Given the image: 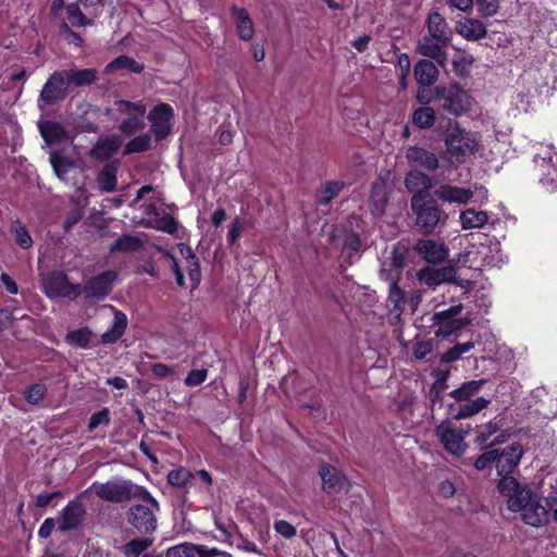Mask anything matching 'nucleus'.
I'll list each match as a JSON object with an SVG mask.
<instances>
[{"instance_id":"nucleus-58","label":"nucleus","mask_w":557,"mask_h":557,"mask_svg":"<svg viewBox=\"0 0 557 557\" xmlns=\"http://www.w3.org/2000/svg\"><path fill=\"white\" fill-rule=\"evenodd\" d=\"M157 228L173 234L177 231V224L172 215L164 214L157 220Z\"/></svg>"},{"instance_id":"nucleus-19","label":"nucleus","mask_w":557,"mask_h":557,"mask_svg":"<svg viewBox=\"0 0 557 557\" xmlns=\"http://www.w3.org/2000/svg\"><path fill=\"white\" fill-rule=\"evenodd\" d=\"M86 515L85 506L76 500L70 502L62 511L59 530L62 532L76 530Z\"/></svg>"},{"instance_id":"nucleus-32","label":"nucleus","mask_w":557,"mask_h":557,"mask_svg":"<svg viewBox=\"0 0 557 557\" xmlns=\"http://www.w3.org/2000/svg\"><path fill=\"white\" fill-rule=\"evenodd\" d=\"M69 87H85L95 83L98 78V72L95 69L64 70Z\"/></svg>"},{"instance_id":"nucleus-31","label":"nucleus","mask_w":557,"mask_h":557,"mask_svg":"<svg viewBox=\"0 0 557 557\" xmlns=\"http://www.w3.org/2000/svg\"><path fill=\"white\" fill-rule=\"evenodd\" d=\"M405 185L409 191L414 194L413 196L424 197L423 194H426L432 187V180L428 174L414 170L407 174Z\"/></svg>"},{"instance_id":"nucleus-28","label":"nucleus","mask_w":557,"mask_h":557,"mask_svg":"<svg viewBox=\"0 0 557 557\" xmlns=\"http://www.w3.org/2000/svg\"><path fill=\"white\" fill-rule=\"evenodd\" d=\"M413 73L421 87H429L433 85L438 77V70L435 63L426 59H422L416 63Z\"/></svg>"},{"instance_id":"nucleus-50","label":"nucleus","mask_w":557,"mask_h":557,"mask_svg":"<svg viewBox=\"0 0 557 557\" xmlns=\"http://www.w3.org/2000/svg\"><path fill=\"white\" fill-rule=\"evenodd\" d=\"M197 553L196 546L191 544H180L173 547H170L166 550L165 557H195Z\"/></svg>"},{"instance_id":"nucleus-46","label":"nucleus","mask_w":557,"mask_h":557,"mask_svg":"<svg viewBox=\"0 0 557 557\" xmlns=\"http://www.w3.org/2000/svg\"><path fill=\"white\" fill-rule=\"evenodd\" d=\"M151 147V136L149 134H141L129 140L124 148V154L139 153L148 150Z\"/></svg>"},{"instance_id":"nucleus-15","label":"nucleus","mask_w":557,"mask_h":557,"mask_svg":"<svg viewBox=\"0 0 557 557\" xmlns=\"http://www.w3.org/2000/svg\"><path fill=\"white\" fill-rule=\"evenodd\" d=\"M172 117L173 109L166 103L154 107L149 113L148 120L151 123V131L158 140L169 135Z\"/></svg>"},{"instance_id":"nucleus-4","label":"nucleus","mask_w":557,"mask_h":557,"mask_svg":"<svg viewBox=\"0 0 557 557\" xmlns=\"http://www.w3.org/2000/svg\"><path fill=\"white\" fill-rule=\"evenodd\" d=\"M411 209L417 216V226L425 235L433 234L438 225H444L447 214L437 206L425 203L424 197L412 196Z\"/></svg>"},{"instance_id":"nucleus-13","label":"nucleus","mask_w":557,"mask_h":557,"mask_svg":"<svg viewBox=\"0 0 557 557\" xmlns=\"http://www.w3.org/2000/svg\"><path fill=\"white\" fill-rule=\"evenodd\" d=\"M448 45L449 42L447 41L422 34L418 39L417 51L421 55L434 60L438 65L444 66L447 62L445 49Z\"/></svg>"},{"instance_id":"nucleus-40","label":"nucleus","mask_w":557,"mask_h":557,"mask_svg":"<svg viewBox=\"0 0 557 557\" xmlns=\"http://www.w3.org/2000/svg\"><path fill=\"white\" fill-rule=\"evenodd\" d=\"M92 339V332L88 327L71 331L66 334L65 341L74 347L89 348Z\"/></svg>"},{"instance_id":"nucleus-63","label":"nucleus","mask_w":557,"mask_h":557,"mask_svg":"<svg viewBox=\"0 0 557 557\" xmlns=\"http://www.w3.org/2000/svg\"><path fill=\"white\" fill-rule=\"evenodd\" d=\"M54 527V520L52 518H47L38 530V536L41 539H48L51 535Z\"/></svg>"},{"instance_id":"nucleus-36","label":"nucleus","mask_w":557,"mask_h":557,"mask_svg":"<svg viewBox=\"0 0 557 557\" xmlns=\"http://www.w3.org/2000/svg\"><path fill=\"white\" fill-rule=\"evenodd\" d=\"M145 69V65L143 63L137 62L133 58L128 55H120L112 60L109 64H107L104 72L111 73L116 70H127L132 73H141Z\"/></svg>"},{"instance_id":"nucleus-54","label":"nucleus","mask_w":557,"mask_h":557,"mask_svg":"<svg viewBox=\"0 0 557 557\" xmlns=\"http://www.w3.org/2000/svg\"><path fill=\"white\" fill-rule=\"evenodd\" d=\"M14 236L16 244L23 248L28 249L33 245V239L28 233V231L25 228V226H16L14 228Z\"/></svg>"},{"instance_id":"nucleus-47","label":"nucleus","mask_w":557,"mask_h":557,"mask_svg":"<svg viewBox=\"0 0 557 557\" xmlns=\"http://www.w3.org/2000/svg\"><path fill=\"white\" fill-rule=\"evenodd\" d=\"M151 545L152 540L150 539H135L123 545L122 552L126 557H138Z\"/></svg>"},{"instance_id":"nucleus-8","label":"nucleus","mask_w":557,"mask_h":557,"mask_svg":"<svg viewBox=\"0 0 557 557\" xmlns=\"http://www.w3.org/2000/svg\"><path fill=\"white\" fill-rule=\"evenodd\" d=\"M461 310L462 305L459 304L433 314L432 321L434 326H436L434 331L435 337L446 338L467 326L469 321L457 317Z\"/></svg>"},{"instance_id":"nucleus-41","label":"nucleus","mask_w":557,"mask_h":557,"mask_svg":"<svg viewBox=\"0 0 557 557\" xmlns=\"http://www.w3.org/2000/svg\"><path fill=\"white\" fill-rule=\"evenodd\" d=\"M412 123L419 128H431L435 123V111L431 107H421L413 111Z\"/></svg>"},{"instance_id":"nucleus-56","label":"nucleus","mask_w":557,"mask_h":557,"mask_svg":"<svg viewBox=\"0 0 557 557\" xmlns=\"http://www.w3.org/2000/svg\"><path fill=\"white\" fill-rule=\"evenodd\" d=\"M245 226H246V221L244 219L236 216L233 220L231 230L227 235V242L231 245H233L238 239V237L240 236V233L243 232Z\"/></svg>"},{"instance_id":"nucleus-34","label":"nucleus","mask_w":557,"mask_h":557,"mask_svg":"<svg viewBox=\"0 0 557 557\" xmlns=\"http://www.w3.org/2000/svg\"><path fill=\"white\" fill-rule=\"evenodd\" d=\"M39 131L44 140L48 145L59 144L66 138V131L64 127L53 121H47L39 124Z\"/></svg>"},{"instance_id":"nucleus-59","label":"nucleus","mask_w":557,"mask_h":557,"mask_svg":"<svg viewBox=\"0 0 557 557\" xmlns=\"http://www.w3.org/2000/svg\"><path fill=\"white\" fill-rule=\"evenodd\" d=\"M498 431V425L496 422L487 423L476 435L475 443L478 445H483L487 442V440Z\"/></svg>"},{"instance_id":"nucleus-60","label":"nucleus","mask_w":557,"mask_h":557,"mask_svg":"<svg viewBox=\"0 0 557 557\" xmlns=\"http://www.w3.org/2000/svg\"><path fill=\"white\" fill-rule=\"evenodd\" d=\"M361 247V240L357 233L345 232L343 248L352 251H358Z\"/></svg>"},{"instance_id":"nucleus-62","label":"nucleus","mask_w":557,"mask_h":557,"mask_svg":"<svg viewBox=\"0 0 557 557\" xmlns=\"http://www.w3.org/2000/svg\"><path fill=\"white\" fill-rule=\"evenodd\" d=\"M433 350V344L430 341L419 342L413 349V356L418 360L424 359Z\"/></svg>"},{"instance_id":"nucleus-10","label":"nucleus","mask_w":557,"mask_h":557,"mask_svg":"<svg viewBox=\"0 0 557 557\" xmlns=\"http://www.w3.org/2000/svg\"><path fill=\"white\" fill-rule=\"evenodd\" d=\"M42 289L49 298H76L82 294V285L70 283L67 275L62 271L48 273L42 280Z\"/></svg>"},{"instance_id":"nucleus-24","label":"nucleus","mask_w":557,"mask_h":557,"mask_svg":"<svg viewBox=\"0 0 557 557\" xmlns=\"http://www.w3.org/2000/svg\"><path fill=\"white\" fill-rule=\"evenodd\" d=\"M388 201V185L383 178H377L371 188L370 209L372 214L382 215Z\"/></svg>"},{"instance_id":"nucleus-26","label":"nucleus","mask_w":557,"mask_h":557,"mask_svg":"<svg viewBox=\"0 0 557 557\" xmlns=\"http://www.w3.org/2000/svg\"><path fill=\"white\" fill-rule=\"evenodd\" d=\"M521 517L527 524L540 527L548 521V511L541 504V499L535 496L531 503L525 505V508L521 511Z\"/></svg>"},{"instance_id":"nucleus-18","label":"nucleus","mask_w":557,"mask_h":557,"mask_svg":"<svg viewBox=\"0 0 557 557\" xmlns=\"http://www.w3.org/2000/svg\"><path fill=\"white\" fill-rule=\"evenodd\" d=\"M443 109L447 112L459 115L470 107L468 94L454 85L443 90Z\"/></svg>"},{"instance_id":"nucleus-17","label":"nucleus","mask_w":557,"mask_h":557,"mask_svg":"<svg viewBox=\"0 0 557 557\" xmlns=\"http://www.w3.org/2000/svg\"><path fill=\"white\" fill-rule=\"evenodd\" d=\"M116 277L115 272L107 271L90 278L85 286H82V293L86 298H104L112 289V284Z\"/></svg>"},{"instance_id":"nucleus-22","label":"nucleus","mask_w":557,"mask_h":557,"mask_svg":"<svg viewBox=\"0 0 557 557\" xmlns=\"http://www.w3.org/2000/svg\"><path fill=\"white\" fill-rule=\"evenodd\" d=\"M434 195L444 202L458 205H465L473 197L472 190L448 184H443L436 188Z\"/></svg>"},{"instance_id":"nucleus-29","label":"nucleus","mask_w":557,"mask_h":557,"mask_svg":"<svg viewBox=\"0 0 557 557\" xmlns=\"http://www.w3.org/2000/svg\"><path fill=\"white\" fill-rule=\"evenodd\" d=\"M122 145V140L117 135H111L106 138H101L91 149V157L96 160L110 159L114 153L117 152Z\"/></svg>"},{"instance_id":"nucleus-11","label":"nucleus","mask_w":557,"mask_h":557,"mask_svg":"<svg viewBox=\"0 0 557 557\" xmlns=\"http://www.w3.org/2000/svg\"><path fill=\"white\" fill-rule=\"evenodd\" d=\"M418 278L431 288H435L442 283H454L462 288H469L471 286V281L456 277V269L450 264L440 269L429 267L422 269L418 272Z\"/></svg>"},{"instance_id":"nucleus-9","label":"nucleus","mask_w":557,"mask_h":557,"mask_svg":"<svg viewBox=\"0 0 557 557\" xmlns=\"http://www.w3.org/2000/svg\"><path fill=\"white\" fill-rule=\"evenodd\" d=\"M90 490L100 499L110 503H123L134 498L133 484L125 480H112L106 483L94 482Z\"/></svg>"},{"instance_id":"nucleus-49","label":"nucleus","mask_w":557,"mask_h":557,"mask_svg":"<svg viewBox=\"0 0 557 557\" xmlns=\"http://www.w3.org/2000/svg\"><path fill=\"white\" fill-rule=\"evenodd\" d=\"M497 455V449H490L482 455H480L475 460L471 458L465 459L463 465H473L478 471L485 470L492 463H495V458Z\"/></svg>"},{"instance_id":"nucleus-55","label":"nucleus","mask_w":557,"mask_h":557,"mask_svg":"<svg viewBox=\"0 0 557 557\" xmlns=\"http://www.w3.org/2000/svg\"><path fill=\"white\" fill-rule=\"evenodd\" d=\"M389 301L394 305V309H401L404 305V292L399 288L396 282L389 284Z\"/></svg>"},{"instance_id":"nucleus-1","label":"nucleus","mask_w":557,"mask_h":557,"mask_svg":"<svg viewBox=\"0 0 557 557\" xmlns=\"http://www.w3.org/2000/svg\"><path fill=\"white\" fill-rule=\"evenodd\" d=\"M485 383V379L471 380L453 389L449 396L455 399L456 404L448 405V418L454 420L468 419L485 409L491 404L490 399L485 397L471 399L482 389Z\"/></svg>"},{"instance_id":"nucleus-57","label":"nucleus","mask_w":557,"mask_h":557,"mask_svg":"<svg viewBox=\"0 0 557 557\" xmlns=\"http://www.w3.org/2000/svg\"><path fill=\"white\" fill-rule=\"evenodd\" d=\"M274 530L285 539H292L296 535V528L286 520H277L274 523Z\"/></svg>"},{"instance_id":"nucleus-30","label":"nucleus","mask_w":557,"mask_h":557,"mask_svg":"<svg viewBox=\"0 0 557 557\" xmlns=\"http://www.w3.org/2000/svg\"><path fill=\"white\" fill-rule=\"evenodd\" d=\"M120 162L114 160L107 163L97 176V185L102 193H111L115 189L117 183V171Z\"/></svg>"},{"instance_id":"nucleus-25","label":"nucleus","mask_w":557,"mask_h":557,"mask_svg":"<svg viewBox=\"0 0 557 557\" xmlns=\"http://www.w3.org/2000/svg\"><path fill=\"white\" fill-rule=\"evenodd\" d=\"M231 16L236 26L239 38L244 41L252 39L255 34L253 23L246 9L232 7Z\"/></svg>"},{"instance_id":"nucleus-37","label":"nucleus","mask_w":557,"mask_h":557,"mask_svg":"<svg viewBox=\"0 0 557 557\" xmlns=\"http://www.w3.org/2000/svg\"><path fill=\"white\" fill-rule=\"evenodd\" d=\"M459 218L463 230L480 228L484 226L488 220L485 211H476L474 209L462 211Z\"/></svg>"},{"instance_id":"nucleus-43","label":"nucleus","mask_w":557,"mask_h":557,"mask_svg":"<svg viewBox=\"0 0 557 557\" xmlns=\"http://www.w3.org/2000/svg\"><path fill=\"white\" fill-rule=\"evenodd\" d=\"M181 251L186 258L188 275L191 281L193 287L195 288L199 285L201 278L199 260L189 248H186V253L184 249H181Z\"/></svg>"},{"instance_id":"nucleus-14","label":"nucleus","mask_w":557,"mask_h":557,"mask_svg":"<svg viewBox=\"0 0 557 557\" xmlns=\"http://www.w3.org/2000/svg\"><path fill=\"white\" fill-rule=\"evenodd\" d=\"M522 455L523 449L519 443H513L508 447L504 448L502 451L497 449L495 466L498 475H500L502 478L510 476L509 474L519 465Z\"/></svg>"},{"instance_id":"nucleus-20","label":"nucleus","mask_w":557,"mask_h":557,"mask_svg":"<svg viewBox=\"0 0 557 557\" xmlns=\"http://www.w3.org/2000/svg\"><path fill=\"white\" fill-rule=\"evenodd\" d=\"M535 164L541 173V183L549 191L557 190V157L548 153L547 157H536Z\"/></svg>"},{"instance_id":"nucleus-21","label":"nucleus","mask_w":557,"mask_h":557,"mask_svg":"<svg viewBox=\"0 0 557 557\" xmlns=\"http://www.w3.org/2000/svg\"><path fill=\"white\" fill-rule=\"evenodd\" d=\"M319 474L323 482L322 488L327 494H338L347 486L346 478L333 466L322 463L320 466Z\"/></svg>"},{"instance_id":"nucleus-45","label":"nucleus","mask_w":557,"mask_h":557,"mask_svg":"<svg viewBox=\"0 0 557 557\" xmlns=\"http://www.w3.org/2000/svg\"><path fill=\"white\" fill-rule=\"evenodd\" d=\"M48 388L42 383H34L24 392L25 400L33 406H39L44 403Z\"/></svg>"},{"instance_id":"nucleus-53","label":"nucleus","mask_w":557,"mask_h":557,"mask_svg":"<svg viewBox=\"0 0 557 557\" xmlns=\"http://www.w3.org/2000/svg\"><path fill=\"white\" fill-rule=\"evenodd\" d=\"M208 375L207 369H196L191 370L188 375L185 377L184 383L188 387H195L202 384Z\"/></svg>"},{"instance_id":"nucleus-38","label":"nucleus","mask_w":557,"mask_h":557,"mask_svg":"<svg viewBox=\"0 0 557 557\" xmlns=\"http://www.w3.org/2000/svg\"><path fill=\"white\" fill-rule=\"evenodd\" d=\"M344 183L339 181L327 182L321 189L317 191L315 201L320 206L329 205L335 197L339 195L344 188Z\"/></svg>"},{"instance_id":"nucleus-64","label":"nucleus","mask_w":557,"mask_h":557,"mask_svg":"<svg viewBox=\"0 0 557 557\" xmlns=\"http://www.w3.org/2000/svg\"><path fill=\"white\" fill-rule=\"evenodd\" d=\"M0 281L9 294L16 295L18 293L16 282L9 274L2 273L0 276Z\"/></svg>"},{"instance_id":"nucleus-5","label":"nucleus","mask_w":557,"mask_h":557,"mask_svg":"<svg viewBox=\"0 0 557 557\" xmlns=\"http://www.w3.org/2000/svg\"><path fill=\"white\" fill-rule=\"evenodd\" d=\"M497 487L499 493L507 498L508 509L513 512H521L525 505L531 503L536 496L512 476L502 478Z\"/></svg>"},{"instance_id":"nucleus-23","label":"nucleus","mask_w":557,"mask_h":557,"mask_svg":"<svg viewBox=\"0 0 557 557\" xmlns=\"http://www.w3.org/2000/svg\"><path fill=\"white\" fill-rule=\"evenodd\" d=\"M406 157L410 163L431 172L435 171L440 166L437 156L421 147L413 146L408 148Z\"/></svg>"},{"instance_id":"nucleus-39","label":"nucleus","mask_w":557,"mask_h":557,"mask_svg":"<svg viewBox=\"0 0 557 557\" xmlns=\"http://www.w3.org/2000/svg\"><path fill=\"white\" fill-rule=\"evenodd\" d=\"M144 242L135 235H123L119 237L111 247V252H133L143 248Z\"/></svg>"},{"instance_id":"nucleus-6","label":"nucleus","mask_w":557,"mask_h":557,"mask_svg":"<svg viewBox=\"0 0 557 557\" xmlns=\"http://www.w3.org/2000/svg\"><path fill=\"white\" fill-rule=\"evenodd\" d=\"M69 88L65 71L53 72L39 94L38 108L44 111L46 108L64 100L69 94Z\"/></svg>"},{"instance_id":"nucleus-48","label":"nucleus","mask_w":557,"mask_h":557,"mask_svg":"<svg viewBox=\"0 0 557 557\" xmlns=\"http://www.w3.org/2000/svg\"><path fill=\"white\" fill-rule=\"evenodd\" d=\"M67 11V20L70 24L74 27H82L91 25L92 21L87 18L83 12L81 11L77 3H71L66 7Z\"/></svg>"},{"instance_id":"nucleus-16","label":"nucleus","mask_w":557,"mask_h":557,"mask_svg":"<svg viewBox=\"0 0 557 557\" xmlns=\"http://www.w3.org/2000/svg\"><path fill=\"white\" fill-rule=\"evenodd\" d=\"M414 251L422 256L428 263L437 264L448 257V248L444 243L433 239H418L413 246Z\"/></svg>"},{"instance_id":"nucleus-12","label":"nucleus","mask_w":557,"mask_h":557,"mask_svg":"<svg viewBox=\"0 0 557 557\" xmlns=\"http://www.w3.org/2000/svg\"><path fill=\"white\" fill-rule=\"evenodd\" d=\"M450 420L451 419L449 418L445 421H442L441 424L436 426L435 434L449 454L461 456L467 448V444L465 443V434L458 432L453 426Z\"/></svg>"},{"instance_id":"nucleus-33","label":"nucleus","mask_w":557,"mask_h":557,"mask_svg":"<svg viewBox=\"0 0 557 557\" xmlns=\"http://www.w3.org/2000/svg\"><path fill=\"white\" fill-rule=\"evenodd\" d=\"M457 32L468 40H479L486 36V27L479 20L466 18L457 25Z\"/></svg>"},{"instance_id":"nucleus-51","label":"nucleus","mask_w":557,"mask_h":557,"mask_svg":"<svg viewBox=\"0 0 557 557\" xmlns=\"http://www.w3.org/2000/svg\"><path fill=\"white\" fill-rule=\"evenodd\" d=\"M59 35L70 45L82 46L83 38L78 33L71 29L70 25L62 22L59 26Z\"/></svg>"},{"instance_id":"nucleus-42","label":"nucleus","mask_w":557,"mask_h":557,"mask_svg":"<svg viewBox=\"0 0 557 557\" xmlns=\"http://www.w3.org/2000/svg\"><path fill=\"white\" fill-rule=\"evenodd\" d=\"M195 478L196 474L187 469L181 468L169 472L168 482L175 487H187L191 485Z\"/></svg>"},{"instance_id":"nucleus-7","label":"nucleus","mask_w":557,"mask_h":557,"mask_svg":"<svg viewBox=\"0 0 557 557\" xmlns=\"http://www.w3.org/2000/svg\"><path fill=\"white\" fill-rule=\"evenodd\" d=\"M114 107L119 113L127 115L119 126L123 134L133 135L145 127L146 106L143 102L116 100Z\"/></svg>"},{"instance_id":"nucleus-2","label":"nucleus","mask_w":557,"mask_h":557,"mask_svg":"<svg viewBox=\"0 0 557 557\" xmlns=\"http://www.w3.org/2000/svg\"><path fill=\"white\" fill-rule=\"evenodd\" d=\"M133 499L127 511V522L141 534L152 533L158 527V500L143 487L136 490Z\"/></svg>"},{"instance_id":"nucleus-3","label":"nucleus","mask_w":557,"mask_h":557,"mask_svg":"<svg viewBox=\"0 0 557 557\" xmlns=\"http://www.w3.org/2000/svg\"><path fill=\"white\" fill-rule=\"evenodd\" d=\"M443 141L446 153L457 163H465L481 148L480 136L457 123L449 124L443 134Z\"/></svg>"},{"instance_id":"nucleus-27","label":"nucleus","mask_w":557,"mask_h":557,"mask_svg":"<svg viewBox=\"0 0 557 557\" xmlns=\"http://www.w3.org/2000/svg\"><path fill=\"white\" fill-rule=\"evenodd\" d=\"M425 26L426 33L424 35L450 42L453 35L451 30L449 29L446 20L440 13H430L426 18Z\"/></svg>"},{"instance_id":"nucleus-44","label":"nucleus","mask_w":557,"mask_h":557,"mask_svg":"<svg viewBox=\"0 0 557 557\" xmlns=\"http://www.w3.org/2000/svg\"><path fill=\"white\" fill-rule=\"evenodd\" d=\"M50 163L53 168L55 175L62 181L66 180V174L73 168V162L65 159L58 151H53L50 153Z\"/></svg>"},{"instance_id":"nucleus-61","label":"nucleus","mask_w":557,"mask_h":557,"mask_svg":"<svg viewBox=\"0 0 557 557\" xmlns=\"http://www.w3.org/2000/svg\"><path fill=\"white\" fill-rule=\"evenodd\" d=\"M478 5L485 16L495 15L499 9L498 0H478Z\"/></svg>"},{"instance_id":"nucleus-35","label":"nucleus","mask_w":557,"mask_h":557,"mask_svg":"<svg viewBox=\"0 0 557 557\" xmlns=\"http://www.w3.org/2000/svg\"><path fill=\"white\" fill-rule=\"evenodd\" d=\"M127 318L122 311L114 312L112 326L101 335L103 344L115 343L125 332Z\"/></svg>"},{"instance_id":"nucleus-52","label":"nucleus","mask_w":557,"mask_h":557,"mask_svg":"<svg viewBox=\"0 0 557 557\" xmlns=\"http://www.w3.org/2000/svg\"><path fill=\"white\" fill-rule=\"evenodd\" d=\"M100 424H104V425L110 424V411L108 408H103L90 417L89 423H88V430L94 431Z\"/></svg>"}]
</instances>
